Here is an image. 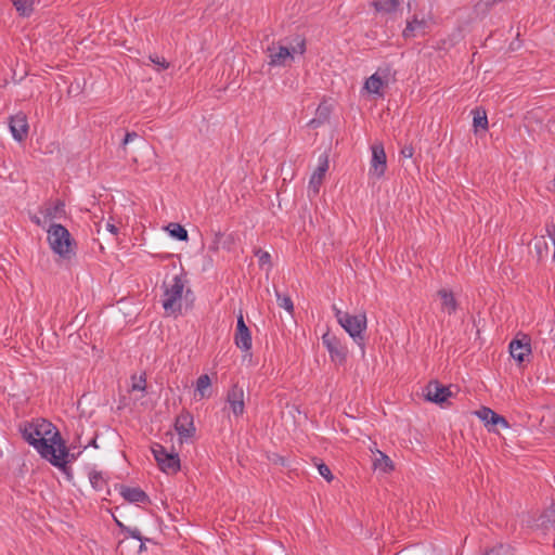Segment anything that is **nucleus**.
Instances as JSON below:
<instances>
[{
	"instance_id": "nucleus-4",
	"label": "nucleus",
	"mask_w": 555,
	"mask_h": 555,
	"mask_svg": "<svg viewBox=\"0 0 555 555\" xmlns=\"http://www.w3.org/2000/svg\"><path fill=\"white\" fill-rule=\"evenodd\" d=\"M185 279L179 274L163 283V308L167 315H177L181 312L182 294L185 287Z\"/></svg>"
},
{
	"instance_id": "nucleus-23",
	"label": "nucleus",
	"mask_w": 555,
	"mask_h": 555,
	"mask_svg": "<svg viewBox=\"0 0 555 555\" xmlns=\"http://www.w3.org/2000/svg\"><path fill=\"white\" fill-rule=\"evenodd\" d=\"M401 0H378L373 2V7L380 13H392L400 5Z\"/></svg>"
},
{
	"instance_id": "nucleus-18",
	"label": "nucleus",
	"mask_w": 555,
	"mask_h": 555,
	"mask_svg": "<svg viewBox=\"0 0 555 555\" xmlns=\"http://www.w3.org/2000/svg\"><path fill=\"white\" fill-rule=\"evenodd\" d=\"M120 494L130 503L149 502L147 494L140 488L121 487Z\"/></svg>"
},
{
	"instance_id": "nucleus-41",
	"label": "nucleus",
	"mask_w": 555,
	"mask_h": 555,
	"mask_svg": "<svg viewBox=\"0 0 555 555\" xmlns=\"http://www.w3.org/2000/svg\"><path fill=\"white\" fill-rule=\"evenodd\" d=\"M128 532L132 538L138 539L139 541H142L143 538H142L139 529L134 528V529L128 530Z\"/></svg>"
},
{
	"instance_id": "nucleus-2",
	"label": "nucleus",
	"mask_w": 555,
	"mask_h": 555,
	"mask_svg": "<svg viewBox=\"0 0 555 555\" xmlns=\"http://www.w3.org/2000/svg\"><path fill=\"white\" fill-rule=\"evenodd\" d=\"M335 317L341 327L352 337L354 343L361 348L362 354H364L365 339L363 332L366 330V315L361 312L356 315H351L347 312H343L336 306H333Z\"/></svg>"
},
{
	"instance_id": "nucleus-38",
	"label": "nucleus",
	"mask_w": 555,
	"mask_h": 555,
	"mask_svg": "<svg viewBox=\"0 0 555 555\" xmlns=\"http://www.w3.org/2000/svg\"><path fill=\"white\" fill-rule=\"evenodd\" d=\"M546 232L554 245L553 260L555 261V224L548 225Z\"/></svg>"
},
{
	"instance_id": "nucleus-8",
	"label": "nucleus",
	"mask_w": 555,
	"mask_h": 555,
	"mask_svg": "<svg viewBox=\"0 0 555 555\" xmlns=\"http://www.w3.org/2000/svg\"><path fill=\"white\" fill-rule=\"evenodd\" d=\"M391 80V72L389 67L378 68L375 74L370 76L365 83L364 88L367 92L372 94H376L378 96H383L382 89L387 87Z\"/></svg>"
},
{
	"instance_id": "nucleus-47",
	"label": "nucleus",
	"mask_w": 555,
	"mask_h": 555,
	"mask_svg": "<svg viewBox=\"0 0 555 555\" xmlns=\"http://www.w3.org/2000/svg\"><path fill=\"white\" fill-rule=\"evenodd\" d=\"M92 444H94V448H98V444H95V440L92 441Z\"/></svg>"
},
{
	"instance_id": "nucleus-27",
	"label": "nucleus",
	"mask_w": 555,
	"mask_h": 555,
	"mask_svg": "<svg viewBox=\"0 0 555 555\" xmlns=\"http://www.w3.org/2000/svg\"><path fill=\"white\" fill-rule=\"evenodd\" d=\"M210 378L207 374L201 375L196 380V391L199 393L201 398H205L208 396L207 391L210 387Z\"/></svg>"
},
{
	"instance_id": "nucleus-3",
	"label": "nucleus",
	"mask_w": 555,
	"mask_h": 555,
	"mask_svg": "<svg viewBox=\"0 0 555 555\" xmlns=\"http://www.w3.org/2000/svg\"><path fill=\"white\" fill-rule=\"evenodd\" d=\"M48 243L51 249L63 259H70L75 255L76 242L62 224L52 223L50 225Z\"/></svg>"
},
{
	"instance_id": "nucleus-32",
	"label": "nucleus",
	"mask_w": 555,
	"mask_h": 555,
	"mask_svg": "<svg viewBox=\"0 0 555 555\" xmlns=\"http://www.w3.org/2000/svg\"><path fill=\"white\" fill-rule=\"evenodd\" d=\"M133 383L131 385L132 391H142L144 392L146 389V378L145 375H141L139 378L135 376L132 377Z\"/></svg>"
},
{
	"instance_id": "nucleus-11",
	"label": "nucleus",
	"mask_w": 555,
	"mask_h": 555,
	"mask_svg": "<svg viewBox=\"0 0 555 555\" xmlns=\"http://www.w3.org/2000/svg\"><path fill=\"white\" fill-rule=\"evenodd\" d=\"M509 353L517 362H524L531 353L530 338L524 334L520 338L513 339L509 343Z\"/></svg>"
},
{
	"instance_id": "nucleus-6",
	"label": "nucleus",
	"mask_w": 555,
	"mask_h": 555,
	"mask_svg": "<svg viewBox=\"0 0 555 555\" xmlns=\"http://www.w3.org/2000/svg\"><path fill=\"white\" fill-rule=\"evenodd\" d=\"M322 344L330 353L331 361L335 364H344L347 360L348 349L333 333L327 331L322 336Z\"/></svg>"
},
{
	"instance_id": "nucleus-13",
	"label": "nucleus",
	"mask_w": 555,
	"mask_h": 555,
	"mask_svg": "<svg viewBox=\"0 0 555 555\" xmlns=\"http://www.w3.org/2000/svg\"><path fill=\"white\" fill-rule=\"evenodd\" d=\"M267 52L271 66H285L287 61L293 59L291 49L284 46L272 44L268 47Z\"/></svg>"
},
{
	"instance_id": "nucleus-7",
	"label": "nucleus",
	"mask_w": 555,
	"mask_h": 555,
	"mask_svg": "<svg viewBox=\"0 0 555 555\" xmlns=\"http://www.w3.org/2000/svg\"><path fill=\"white\" fill-rule=\"evenodd\" d=\"M372 158L370 164L369 175L372 178L380 179L387 168V157L384 145L382 143H375L371 147Z\"/></svg>"
},
{
	"instance_id": "nucleus-39",
	"label": "nucleus",
	"mask_w": 555,
	"mask_h": 555,
	"mask_svg": "<svg viewBox=\"0 0 555 555\" xmlns=\"http://www.w3.org/2000/svg\"><path fill=\"white\" fill-rule=\"evenodd\" d=\"M400 154L405 158H411L414 154V149L412 145H405L402 147Z\"/></svg>"
},
{
	"instance_id": "nucleus-48",
	"label": "nucleus",
	"mask_w": 555,
	"mask_h": 555,
	"mask_svg": "<svg viewBox=\"0 0 555 555\" xmlns=\"http://www.w3.org/2000/svg\"><path fill=\"white\" fill-rule=\"evenodd\" d=\"M92 444H94V448H98V444H95V440L92 441Z\"/></svg>"
},
{
	"instance_id": "nucleus-49",
	"label": "nucleus",
	"mask_w": 555,
	"mask_h": 555,
	"mask_svg": "<svg viewBox=\"0 0 555 555\" xmlns=\"http://www.w3.org/2000/svg\"><path fill=\"white\" fill-rule=\"evenodd\" d=\"M452 307H453V310H454L455 309V301L454 300H453Z\"/></svg>"
},
{
	"instance_id": "nucleus-28",
	"label": "nucleus",
	"mask_w": 555,
	"mask_h": 555,
	"mask_svg": "<svg viewBox=\"0 0 555 555\" xmlns=\"http://www.w3.org/2000/svg\"><path fill=\"white\" fill-rule=\"evenodd\" d=\"M167 229L172 237L179 241H188V231L179 223H169Z\"/></svg>"
},
{
	"instance_id": "nucleus-21",
	"label": "nucleus",
	"mask_w": 555,
	"mask_h": 555,
	"mask_svg": "<svg viewBox=\"0 0 555 555\" xmlns=\"http://www.w3.org/2000/svg\"><path fill=\"white\" fill-rule=\"evenodd\" d=\"M426 33V22L414 18L408 22L406 27L403 30V37L405 39L415 37L417 34L424 35Z\"/></svg>"
},
{
	"instance_id": "nucleus-45",
	"label": "nucleus",
	"mask_w": 555,
	"mask_h": 555,
	"mask_svg": "<svg viewBox=\"0 0 555 555\" xmlns=\"http://www.w3.org/2000/svg\"><path fill=\"white\" fill-rule=\"evenodd\" d=\"M31 220L37 223V224H40V219L38 217H33Z\"/></svg>"
},
{
	"instance_id": "nucleus-30",
	"label": "nucleus",
	"mask_w": 555,
	"mask_h": 555,
	"mask_svg": "<svg viewBox=\"0 0 555 555\" xmlns=\"http://www.w3.org/2000/svg\"><path fill=\"white\" fill-rule=\"evenodd\" d=\"M485 555H511V547L505 544H498L489 548Z\"/></svg>"
},
{
	"instance_id": "nucleus-9",
	"label": "nucleus",
	"mask_w": 555,
	"mask_h": 555,
	"mask_svg": "<svg viewBox=\"0 0 555 555\" xmlns=\"http://www.w3.org/2000/svg\"><path fill=\"white\" fill-rule=\"evenodd\" d=\"M424 396L426 400L442 406L451 397V390L449 386H443L439 382L433 380L427 385Z\"/></svg>"
},
{
	"instance_id": "nucleus-43",
	"label": "nucleus",
	"mask_w": 555,
	"mask_h": 555,
	"mask_svg": "<svg viewBox=\"0 0 555 555\" xmlns=\"http://www.w3.org/2000/svg\"><path fill=\"white\" fill-rule=\"evenodd\" d=\"M140 542H141V543H140V545H139V553H142V552L145 550V544H144L143 540H142V541H140Z\"/></svg>"
},
{
	"instance_id": "nucleus-40",
	"label": "nucleus",
	"mask_w": 555,
	"mask_h": 555,
	"mask_svg": "<svg viewBox=\"0 0 555 555\" xmlns=\"http://www.w3.org/2000/svg\"><path fill=\"white\" fill-rule=\"evenodd\" d=\"M244 330H249V328L245 324L243 313L240 312V314L237 315L236 331H244Z\"/></svg>"
},
{
	"instance_id": "nucleus-20",
	"label": "nucleus",
	"mask_w": 555,
	"mask_h": 555,
	"mask_svg": "<svg viewBox=\"0 0 555 555\" xmlns=\"http://www.w3.org/2000/svg\"><path fill=\"white\" fill-rule=\"evenodd\" d=\"M537 526L543 530L555 529V502L540 515Z\"/></svg>"
},
{
	"instance_id": "nucleus-1",
	"label": "nucleus",
	"mask_w": 555,
	"mask_h": 555,
	"mask_svg": "<svg viewBox=\"0 0 555 555\" xmlns=\"http://www.w3.org/2000/svg\"><path fill=\"white\" fill-rule=\"evenodd\" d=\"M51 423L44 421L39 425L26 424L22 435L43 459L66 473L67 463L74 461L76 456L69 453L59 431H54L51 438L46 437L51 434Z\"/></svg>"
},
{
	"instance_id": "nucleus-35",
	"label": "nucleus",
	"mask_w": 555,
	"mask_h": 555,
	"mask_svg": "<svg viewBox=\"0 0 555 555\" xmlns=\"http://www.w3.org/2000/svg\"><path fill=\"white\" fill-rule=\"evenodd\" d=\"M306 51V41L304 38H300L298 37V42L296 46H294L292 49H291V52H292V55L294 53H300V54H304Z\"/></svg>"
},
{
	"instance_id": "nucleus-10",
	"label": "nucleus",
	"mask_w": 555,
	"mask_h": 555,
	"mask_svg": "<svg viewBox=\"0 0 555 555\" xmlns=\"http://www.w3.org/2000/svg\"><path fill=\"white\" fill-rule=\"evenodd\" d=\"M9 128L12 133V137L18 141H24L28 135V121L27 117L24 113L20 112L10 117Z\"/></svg>"
},
{
	"instance_id": "nucleus-19",
	"label": "nucleus",
	"mask_w": 555,
	"mask_h": 555,
	"mask_svg": "<svg viewBox=\"0 0 555 555\" xmlns=\"http://www.w3.org/2000/svg\"><path fill=\"white\" fill-rule=\"evenodd\" d=\"M373 467L382 473H389L393 470V463L384 452L376 450L373 452Z\"/></svg>"
},
{
	"instance_id": "nucleus-29",
	"label": "nucleus",
	"mask_w": 555,
	"mask_h": 555,
	"mask_svg": "<svg viewBox=\"0 0 555 555\" xmlns=\"http://www.w3.org/2000/svg\"><path fill=\"white\" fill-rule=\"evenodd\" d=\"M275 295L279 307L285 309L289 313H293L294 305L291 297L287 295H282L278 291H275Z\"/></svg>"
},
{
	"instance_id": "nucleus-5",
	"label": "nucleus",
	"mask_w": 555,
	"mask_h": 555,
	"mask_svg": "<svg viewBox=\"0 0 555 555\" xmlns=\"http://www.w3.org/2000/svg\"><path fill=\"white\" fill-rule=\"evenodd\" d=\"M152 453L164 473L170 475L180 470V459L177 452H169L162 444L155 443L152 447Z\"/></svg>"
},
{
	"instance_id": "nucleus-16",
	"label": "nucleus",
	"mask_w": 555,
	"mask_h": 555,
	"mask_svg": "<svg viewBox=\"0 0 555 555\" xmlns=\"http://www.w3.org/2000/svg\"><path fill=\"white\" fill-rule=\"evenodd\" d=\"M328 169V160L327 157L324 158L323 162L319 164L317 169L313 171L310 181H309V192H312L313 195H317L320 191V186L323 182L325 172Z\"/></svg>"
},
{
	"instance_id": "nucleus-24",
	"label": "nucleus",
	"mask_w": 555,
	"mask_h": 555,
	"mask_svg": "<svg viewBox=\"0 0 555 555\" xmlns=\"http://www.w3.org/2000/svg\"><path fill=\"white\" fill-rule=\"evenodd\" d=\"M473 113H474L473 126L475 128V132H478L479 130H487L488 129V118H487L486 112L475 109Z\"/></svg>"
},
{
	"instance_id": "nucleus-34",
	"label": "nucleus",
	"mask_w": 555,
	"mask_h": 555,
	"mask_svg": "<svg viewBox=\"0 0 555 555\" xmlns=\"http://www.w3.org/2000/svg\"><path fill=\"white\" fill-rule=\"evenodd\" d=\"M318 470H319L320 475L322 477H324L327 481H332L333 480L332 472H331L330 467L326 464H324V463L318 464Z\"/></svg>"
},
{
	"instance_id": "nucleus-36",
	"label": "nucleus",
	"mask_w": 555,
	"mask_h": 555,
	"mask_svg": "<svg viewBox=\"0 0 555 555\" xmlns=\"http://www.w3.org/2000/svg\"><path fill=\"white\" fill-rule=\"evenodd\" d=\"M438 295L442 299V306L449 309L451 307V295L446 289L439 291Z\"/></svg>"
},
{
	"instance_id": "nucleus-33",
	"label": "nucleus",
	"mask_w": 555,
	"mask_h": 555,
	"mask_svg": "<svg viewBox=\"0 0 555 555\" xmlns=\"http://www.w3.org/2000/svg\"><path fill=\"white\" fill-rule=\"evenodd\" d=\"M150 61L157 66L158 72L169 67V63L164 57H159L158 55H150Z\"/></svg>"
},
{
	"instance_id": "nucleus-42",
	"label": "nucleus",
	"mask_w": 555,
	"mask_h": 555,
	"mask_svg": "<svg viewBox=\"0 0 555 555\" xmlns=\"http://www.w3.org/2000/svg\"><path fill=\"white\" fill-rule=\"evenodd\" d=\"M106 229H107V231H109L113 235H117V233H118V228H117L115 224H113V223H109V222H108V223L106 224Z\"/></svg>"
},
{
	"instance_id": "nucleus-46",
	"label": "nucleus",
	"mask_w": 555,
	"mask_h": 555,
	"mask_svg": "<svg viewBox=\"0 0 555 555\" xmlns=\"http://www.w3.org/2000/svg\"><path fill=\"white\" fill-rule=\"evenodd\" d=\"M325 109H326V108H324V111H325ZM318 113H319L320 115H322V114H323V107H322V106H319V108H318Z\"/></svg>"
},
{
	"instance_id": "nucleus-17",
	"label": "nucleus",
	"mask_w": 555,
	"mask_h": 555,
	"mask_svg": "<svg viewBox=\"0 0 555 555\" xmlns=\"http://www.w3.org/2000/svg\"><path fill=\"white\" fill-rule=\"evenodd\" d=\"M46 220L62 218L65 215V204L63 201L48 202L40 210Z\"/></svg>"
},
{
	"instance_id": "nucleus-12",
	"label": "nucleus",
	"mask_w": 555,
	"mask_h": 555,
	"mask_svg": "<svg viewBox=\"0 0 555 555\" xmlns=\"http://www.w3.org/2000/svg\"><path fill=\"white\" fill-rule=\"evenodd\" d=\"M175 429L181 440L193 437L195 427L192 414L185 411L181 412L176 418Z\"/></svg>"
},
{
	"instance_id": "nucleus-15",
	"label": "nucleus",
	"mask_w": 555,
	"mask_h": 555,
	"mask_svg": "<svg viewBox=\"0 0 555 555\" xmlns=\"http://www.w3.org/2000/svg\"><path fill=\"white\" fill-rule=\"evenodd\" d=\"M476 415L485 423L489 430H496L495 427L498 425H501L504 428H508L507 421L490 408H481L480 410L476 411Z\"/></svg>"
},
{
	"instance_id": "nucleus-14",
	"label": "nucleus",
	"mask_w": 555,
	"mask_h": 555,
	"mask_svg": "<svg viewBox=\"0 0 555 555\" xmlns=\"http://www.w3.org/2000/svg\"><path fill=\"white\" fill-rule=\"evenodd\" d=\"M227 401L232 413L236 417L243 415L245 409L243 387H240L238 385L232 386V388L228 391Z\"/></svg>"
},
{
	"instance_id": "nucleus-26",
	"label": "nucleus",
	"mask_w": 555,
	"mask_h": 555,
	"mask_svg": "<svg viewBox=\"0 0 555 555\" xmlns=\"http://www.w3.org/2000/svg\"><path fill=\"white\" fill-rule=\"evenodd\" d=\"M22 16H29L33 12V0H11Z\"/></svg>"
},
{
	"instance_id": "nucleus-25",
	"label": "nucleus",
	"mask_w": 555,
	"mask_h": 555,
	"mask_svg": "<svg viewBox=\"0 0 555 555\" xmlns=\"http://www.w3.org/2000/svg\"><path fill=\"white\" fill-rule=\"evenodd\" d=\"M89 480L92 488L96 491H102L106 486V480L104 479L101 472L91 470L89 473Z\"/></svg>"
},
{
	"instance_id": "nucleus-37",
	"label": "nucleus",
	"mask_w": 555,
	"mask_h": 555,
	"mask_svg": "<svg viewBox=\"0 0 555 555\" xmlns=\"http://www.w3.org/2000/svg\"><path fill=\"white\" fill-rule=\"evenodd\" d=\"M135 138H138V133H137V132H134V131H132V132H126L125 138H124V140H122V142H121V147H122V150H126V145H127L129 142L133 141Z\"/></svg>"
},
{
	"instance_id": "nucleus-22",
	"label": "nucleus",
	"mask_w": 555,
	"mask_h": 555,
	"mask_svg": "<svg viewBox=\"0 0 555 555\" xmlns=\"http://www.w3.org/2000/svg\"><path fill=\"white\" fill-rule=\"evenodd\" d=\"M235 345L242 350L251 348V334L249 330L236 331L234 336Z\"/></svg>"
},
{
	"instance_id": "nucleus-44",
	"label": "nucleus",
	"mask_w": 555,
	"mask_h": 555,
	"mask_svg": "<svg viewBox=\"0 0 555 555\" xmlns=\"http://www.w3.org/2000/svg\"><path fill=\"white\" fill-rule=\"evenodd\" d=\"M320 122H321V121H319V120H317V119H312V120L309 122V125L317 127L318 125H320Z\"/></svg>"
},
{
	"instance_id": "nucleus-31",
	"label": "nucleus",
	"mask_w": 555,
	"mask_h": 555,
	"mask_svg": "<svg viewBox=\"0 0 555 555\" xmlns=\"http://www.w3.org/2000/svg\"><path fill=\"white\" fill-rule=\"evenodd\" d=\"M255 255L258 257L259 264L261 267L268 266L271 268V255L262 249H257Z\"/></svg>"
}]
</instances>
